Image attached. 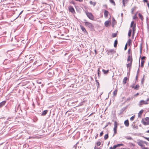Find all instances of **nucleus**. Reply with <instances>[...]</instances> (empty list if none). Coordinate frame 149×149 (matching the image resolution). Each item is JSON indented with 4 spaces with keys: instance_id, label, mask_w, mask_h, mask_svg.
I'll return each mask as SVG.
<instances>
[{
    "instance_id": "nucleus-1",
    "label": "nucleus",
    "mask_w": 149,
    "mask_h": 149,
    "mask_svg": "<svg viewBox=\"0 0 149 149\" xmlns=\"http://www.w3.org/2000/svg\"><path fill=\"white\" fill-rule=\"evenodd\" d=\"M148 101H149V98H148L147 100L146 101L141 100L140 101L139 105V107H141V105L144 104H149Z\"/></svg>"
},
{
    "instance_id": "nucleus-2",
    "label": "nucleus",
    "mask_w": 149,
    "mask_h": 149,
    "mask_svg": "<svg viewBox=\"0 0 149 149\" xmlns=\"http://www.w3.org/2000/svg\"><path fill=\"white\" fill-rule=\"evenodd\" d=\"M84 21H85L84 23L86 26L91 29H93L94 26L91 23L86 22V20L85 19H84Z\"/></svg>"
},
{
    "instance_id": "nucleus-3",
    "label": "nucleus",
    "mask_w": 149,
    "mask_h": 149,
    "mask_svg": "<svg viewBox=\"0 0 149 149\" xmlns=\"http://www.w3.org/2000/svg\"><path fill=\"white\" fill-rule=\"evenodd\" d=\"M134 21H132L131 22V25H130V27L131 28H132L133 30V35H134V33H135V31L136 30V24H134Z\"/></svg>"
},
{
    "instance_id": "nucleus-4",
    "label": "nucleus",
    "mask_w": 149,
    "mask_h": 149,
    "mask_svg": "<svg viewBox=\"0 0 149 149\" xmlns=\"http://www.w3.org/2000/svg\"><path fill=\"white\" fill-rule=\"evenodd\" d=\"M86 15L87 17L90 19L93 20L94 19V17L93 15L91 13L88 12H86Z\"/></svg>"
},
{
    "instance_id": "nucleus-5",
    "label": "nucleus",
    "mask_w": 149,
    "mask_h": 149,
    "mask_svg": "<svg viewBox=\"0 0 149 149\" xmlns=\"http://www.w3.org/2000/svg\"><path fill=\"white\" fill-rule=\"evenodd\" d=\"M118 124L116 121H115L114 122V127L113 128L114 131V135L115 134L117 133V128Z\"/></svg>"
},
{
    "instance_id": "nucleus-6",
    "label": "nucleus",
    "mask_w": 149,
    "mask_h": 149,
    "mask_svg": "<svg viewBox=\"0 0 149 149\" xmlns=\"http://www.w3.org/2000/svg\"><path fill=\"white\" fill-rule=\"evenodd\" d=\"M137 143L141 146V148L143 147V141L141 140L138 139L137 140Z\"/></svg>"
},
{
    "instance_id": "nucleus-7",
    "label": "nucleus",
    "mask_w": 149,
    "mask_h": 149,
    "mask_svg": "<svg viewBox=\"0 0 149 149\" xmlns=\"http://www.w3.org/2000/svg\"><path fill=\"white\" fill-rule=\"evenodd\" d=\"M68 9L69 11L74 14L75 13V10L73 7L71 6H70L68 8Z\"/></svg>"
},
{
    "instance_id": "nucleus-8",
    "label": "nucleus",
    "mask_w": 149,
    "mask_h": 149,
    "mask_svg": "<svg viewBox=\"0 0 149 149\" xmlns=\"http://www.w3.org/2000/svg\"><path fill=\"white\" fill-rule=\"evenodd\" d=\"M111 22L110 21H107L105 22L104 25L105 26L108 27V26H109Z\"/></svg>"
},
{
    "instance_id": "nucleus-9",
    "label": "nucleus",
    "mask_w": 149,
    "mask_h": 149,
    "mask_svg": "<svg viewBox=\"0 0 149 149\" xmlns=\"http://www.w3.org/2000/svg\"><path fill=\"white\" fill-rule=\"evenodd\" d=\"M127 61H130V62H132V59L131 55L130 56L129 55L128 56V58L127 59Z\"/></svg>"
},
{
    "instance_id": "nucleus-10",
    "label": "nucleus",
    "mask_w": 149,
    "mask_h": 149,
    "mask_svg": "<svg viewBox=\"0 0 149 149\" xmlns=\"http://www.w3.org/2000/svg\"><path fill=\"white\" fill-rule=\"evenodd\" d=\"M116 22L115 20V19H114V18H113L112 19V26L113 27H114V25L116 24Z\"/></svg>"
},
{
    "instance_id": "nucleus-11",
    "label": "nucleus",
    "mask_w": 149,
    "mask_h": 149,
    "mask_svg": "<svg viewBox=\"0 0 149 149\" xmlns=\"http://www.w3.org/2000/svg\"><path fill=\"white\" fill-rule=\"evenodd\" d=\"M124 124L127 127H128L129 126V123L128 120H127L125 121Z\"/></svg>"
},
{
    "instance_id": "nucleus-12",
    "label": "nucleus",
    "mask_w": 149,
    "mask_h": 149,
    "mask_svg": "<svg viewBox=\"0 0 149 149\" xmlns=\"http://www.w3.org/2000/svg\"><path fill=\"white\" fill-rule=\"evenodd\" d=\"M109 13L108 12L107 10H105L104 11V15L105 17H107L108 16V14Z\"/></svg>"
},
{
    "instance_id": "nucleus-13",
    "label": "nucleus",
    "mask_w": 149,
    "mask_h": 149,
    "mask_svg": "<svg viewBox=\"0 0 149 149\" xmlns=\"http://www.w3.org/2000/svg\"><path fill=\"white\" fill-rule=\"evenodd\" d=\"M6 103V101H3L0 103V108L3 106Z\"/></svg>"
},
{
    "instance_id": "nucleus-14",
    "label": "nucleus",
    "mask_w": 149,
    "mask_h": 149,
    "mask_svg": "<svg viewBox=\"0 0 149 149\" xmlns=\"http://www.w3.org/2000/svg\"><path fill=\"white\" fill-rule=\"evenodd\" d=\"M143 110H141L138 113V117H141V115L143 112Z\"/></svg>"
},
{
    "instance_id": "nucleus-15",
    "label": "nucleus",
    "mask_w": 149,
    "mask_h": 149,
    "mask_svg": "<svg viewBox=\"0 0 149 149\" xmlns=\"http://www.w3.org/2000/svg\"><path fill=\"white\" fill-rule=\"evenodd\" d=\"M127 77H125L123 80V84H125L127 82Z\"/></svg>"
},
{
    "instance_id": "nucleus-16",
    "label": "nucleus",
    "mask_w": 149,
    "mask_h": 149,
    "mask_svg": "<svg viewBox=\"0 0 149 149\" xmlns=\"http://www.w3.org/2000/svg\"><path fill=\"white\" fill-rule=\"evenodd\" d=\"M109 70H106L104 69H103L102 70V72L104 73L105 74H107L109 72Z\"/></svg>"
},
{
    "instance_id": "nucleus-17",
    "label": "nucleus",
    "mask_w": 149,
    "mask_h": 149,
    "mask_svg": "<svg viewBox=\"0 0 149 149\" xmlns=\"http://www.w3.org/2000/svg\"><path fill=\"white\" fill-rule=\"evenodd\" d=\"M125 138L127 140H132L133 139L130 136H125Z\"/></svg>"
},
{
    "instance_id": "nucleus-18",
    "label": "nucleus",
    "mask_w": 149,
    "mask_h": 149,
    "mask_svg": "<svg viewBox=\"0 0 149 149\" xmlns=\"http://www.w3.org/2000/svg\"><path fill=\"white\" fill-rule=\"evenodd\" d=\"M80 27L81 29L84 32L85 31V32H86L85 29L83 27V26L81 25L80 26Z\"/></svg>"
},
{
    "instance_id": "nucleus-19",
    "label": "nucleus",
    "mask_w": 149,
    "mask_h": 149,
    "mask_svg": "<svg viewBox=\"0 0 149 149\" xmlns=\"http://www.w3.org/2000/svg\"><path fill=\"white\" fill-rule=\"evenodd\" d=\"M47 111H48L47 110H45V111H43V112H42V113L41 115L42 116L45 115L47 113Z\"/></svg>"
},
{
    "instance_id": "nucleus-20",
    "label": "nucleus",
    "mask_w": 149,
    "mask_h": 149,
    "mask_svg": "<svg viewBox=\"0 0 149 149\" xmlns=\"http://www.w3.org/2000/svg\"><path fill=\"white\" fill-rule=\"evenodd\" d=\"M128 1V0H123V3L124 7L125 6V4L127 3Z\"/></svg>"
},
{
    "instance_id": "nucleus-21",
    "label": "nucleus",
    "mask_w": 149,
    "mask_h": 149,
    "mask_svg": "<svg viewBox=\"0 0 149 149\" xmlns=\"http://www.w3.org/2000/svg\"><path fill=\"white\" fill-rule=\"evenodd\" d=\"M138 15L139 17L140 18L141 20V21H143V17L142 15L140 13H139L138 14Z\"/></svg>"
},
{
    "instance_id": "nucleus-22",
    "label": "nucleus",
    "mask_w": 149,
    "mask_h": 149,
    "mask_svg": "<svg viewBox=\"0 0 149 149\" xmlns=\"http://www.w3.org/2000/svg\"><path fill=\"white\" fill-rule=\"evenodd\" d=\"M90 3L91 5H93V6H95L96 4V3L95 2H93L92 1H90Z\"/></svg>"
},
{
    "instance_id": "nucleus-23",
    "label": "nucleus",
    "mask_w": 149,
    "mask_h": 149,
    "mask_svg": "<svg viewBox=\"0 0 149 149\" xmlns=\"http://www.w3.org/2000/svg\"><path fill=\"white\" fill-rule=\"evenodd\" d=\"M118 44V41L117 40H116L114 41V47H116Z\"/></svg>"
},
{
    "instance_id": "nucleus-24",
    "label": "nucleus",
    "mask_w": 149,
    "mask_h": 149,
    "mask_svg": "<svg viewBox=\"0 0 149 149\" xmlns=\"http://www.w3.org/2000/svg\"><path fill=\"white\" fill-rule=\"evenodd\" d=\"M145 62V61L143 60H142L141 62V67H143L144 65V63Z\"/></svg>"
},
{
    "instance_id": "nucleus-25",
    "label": "nucleus",
    "mask_w": 149,
    "mask_h": 149,
    "mask_svg": "<svg viewBox=\"0 0 149 149\" xmlns=\"http://www.w3.org/2000/svg\"><path fill=\"white\" fill-rule=\"evenodd\" d=\"M132 31V30L131 29H130L128 33V36L129 37H130L131 36Z\"/></svg>"
},
{
    "instance_id": "nucleus-26",
    "label": "nucleus",
    "mask_w": 149,
    "mask_h": 149,
    "mask_svg": "<svg viewBox=\"0 0 149 149\" xmlns=\"http://www.w3.org/2000/svg\"><path fill=\"white\" fill-rule=\"evenodd\" d=\"M148 18H146L147 23V28L148 30H149V24L148 22Z\"/></svg>"
},
{
    "instance_id": "nucleus-27",
    "label": "nucleus",
    "mask_w": 149,
    "mask_h": 149,
    "mask_svg": "<svg viewBox=\"0 0 149 149\" xmlns=\"http://www.w3.org/2000/svg\"><path fill=\"white\" fill-rule=\"evenodd\" d=\"M117 89H115L114 91L113 92V95L114 96L116 95L117 94Z\"/></svg>"
},
{
    "instance_id": "nucleus-28",
    "label": "nucleus",
    "mask_w": 149,
    "mask_h": 149,
    "mask_svg": "<svg viewBox=\"0 0 149 149\" xmlns=\"http://www.w3.org/2000/svg\"><path fill=\"white\" fill-rule=\"evenodd\" d=\"M97 73H98V77H100V74L101 72L100 70V68H99L97 70Z\"/></svg>"
},
{
    "instance_id": "nucleus-29",
    "label": "nucleus",
    "mask_w": 149,
    "mask_h": 149,
    "mask_svg": "<svg viewBox=\"0 0 149 149\" xmlns=\"http://www.w3.org/2000/svg\"><path fill=\"white\" fill-rule=\"evenodd\" d=\"M108 134H105L104 136V139L106 140L108 139Z\"/></svg>"
},
{
    "instance_id": "nucleus-30",
    "label": "nucleus",
    "mask_w": 149,
    "mask_h": 149,
    "mask_svg": "<svg viewBox=\"0 0 149 149\" xmlns=\"http://www.w3.org/2000/svg\"><path fill=\"white\" fill-rule=\"evenodd\" d=\"M132 62H130V63H128L127 65V67L128 68L129 67H131L132 65Z\"/></svg>"
},
{
    "instance_id": "nucleus-31",
    "label": "nucleus",
    "mask_w": 149,
    "mask_h": 149,
    "mask_svg": "<svg viewBox=\"0 0 149 149\" xmlns=\"http://www.w3.org/2000/svg\"><path fill=\"white\" fill-rule=\"evenodd\" d=\"M139 87V85L138 84L136 85L134 88L135 89L137 90L138 89Z\"/></svg>"
},
{
    "instance_id": "nucleus-32",
    "label": "nucleus",
    "mask_w": 149,
    "mask_h": 149,
    "mask_svg": "<svg viewBox=\"0 0 149 149\" xmlns=\"http://www.w3.org/2000/svg\"><path fill=\"white\" fill-rule=\"evenodd\" d=\"M110 2L113 4L114 5V6H115L116 4H115V2L113 0H110Z\"/></svg>"
},
{
    "instance_id": "nucleus-33",
    "label": "nucleus",
    "mask_w": 149,
    "mask_h": 149,
    "mask_svg": "<svg viewBox=\"0 0 149 149\" xmlns=\"http://www.w3.org/2000/svg\"><path fill=\"white\" fill-rule=\"evenodd\" d=\"M135 116H132L131 118H130V120L131 121H132L134 119V118H135Z\"/></svg>"
},
{
    "instance_id": "nucleus-34",
    "label": "nucleus",
    "mask_w": 149,
    "mask_h": 149,
    "mask_svg": "<svg viewBox=\"0 0 149 149\" xmlns=\"http://www.w3.org/2000/svg\"><path fill=\"white\" fill-rule=\"evenodd\" d=\"M117 34L116 33H113L112 34V37L113 38H114L116 36Z\"/></svg>"
},
{
    "instance_id": "nucleus-35",
    "label": "nucleus",
    "mask_w": 149,
    "mask_h": 149,
    "mask_svg": "<svg viewBox=\"0 0 149 149\" xmlns=\"http://www.w3.org/2000/svg\"><path fill=\"white\" fill-rule=\"evenodd\" d=\"M133 128H135V129H137L138 128V126L137 125H134L133 126Z\"/></svg>"
},
{
    "instance_id": "nucleus-36",
    "label": "nucleus",
    "mask_w": 149,
    "mask_h": 149,
    "mask_svg": "<svg viewBox=\"0 0 149 149\" xmlns=\"http://www.w3.org/2000/svg\"><path fill=\"white\" fill-rule=\"evenodd\" d=\"M101 144V142L100 141L97 142L96 143V145L97 146H99Z\"/></svg>"
},
{
    "instance_id": "nucleus-37",
    "label": "nucleus",
    "mask_w": 149,
    "mask_h": 149,
    "mask_svg": "<svg viewBox=\"0 0 149 149\" xmlns=\"http://www.w3.org/2000/svg\"><path fill=\"white\" fill-rule=\"evenodd\" d=\"M117 147V145H114L112 148V149H115Z\"/></svg>"
},
{
    "instance_id": "nucleus-38",
    "label": "nucleus",
    "mask_w": 149,
    "mask_h": 149,
    "mask_svg": "<svg viewBox=\"0 0 149 149\" xmlns=\"http://www.w3.org/2000/svg\"><path fill=\"white\" fill-rule=\"evenodd\" d=\"M116 145L117 146V147H118L119 146H122L123 145V144H122V143L118 144Z\"/></svg>"
},
{
    "instance_id": "nucleus-39",
    "label": "nucleus",
    "mask_w": 149,
    "mask_h": 149,
    "mask_svg": "<svg viewBox=\"0 0 149 149\" xmlns=\"http://www.w3.org/2000/svg\"><path fill=\"white\" fill-rule=\"evenodd\" d=\"M130 42H131V40H130V39L128 40L127 43L130 45Z\"/></svg>"
},
{
    "instance_id": "nucleus-40",
    "label": "nucleus",
    "mask_w": 149,
    "mask_h": 149,
    "mask_svg": "<svg viewBox=\"0 0 149 149\" xmlns=\"http://www.w3.org/2000/svg\"><path fill=\"white\" fill-rule=\"evenodd\" d=\"M146 144L147 145H148V142H147L143 141V144Z\"/></svg>"
},
{
    "instance_id": "nucleus-41",
    "label": "nucleus",
    "mask_w": 149,
    "mask_h": 149,
    "mask_svg": "<svg viewBox=\"0 0 149 149\" xmlns=\"http://www.w3.org/2000/svg\"><path fill=\"white\" fill-rule=\"evenodd\" d=\"M143 137L144 138H145V139H146L148 141H149V138H147V137H144V136H143Z\"/></svg>"
},
{
    "instance_id": "nucleus-42",
    "label": "nucleus",
    "mask_w": 149,
    "mask_h": 149,
    "mask_svg": "<svg viewBox=\"0 0 149 149\" xmlns=\"http://www.w3.org/2000/svg\"><path fill=\"white\" fill-rule=\"evenodd\" d=\"M146 57L145 56H143L141 57V59L142 60H143L144 59H145L146 58Z\"/></svg>"
},
{
    "instance_id": "nucleus-43",
    "label": "nucleus",
    "mask_w": 149,
    "mask_h": 149,
    "mask_svg": "<svg viewBox=\"0 0 149 149\" xmlns=\"http://www.w3.org/2000/svg\"><path fill=\"white\" fill-rule=\"evenodd\" d=\"M103 132H101L100 133V136H102L103 135Z\"/></svg>"
},
{
    "instance_id": "nucleus-44",
    "label": "nucleus",
    "mask_w": 149,
    "mask_h": 149,
    "mask_svg": "<svg viewBox=\"0 0 149 149\" xmlns=\"http://www.w3.org/2000/svg\"><path fill=\"white\" fill-rule=\"evenodd\" d=\"M127 44H126V45H125V46L124 48V49L125 50H126L127 49Z\"/></svg>"
},
{
    "instance_id": "nucleus-45",
    "label": "nucleus",
    "mask_w": 149,
    "mask_h": 149,
    "mask_svg": "<svg viewBox=\"0 0 149 149\" xmlns=\"http://www.w3.org/2000/svg\"><path fill=\"white\" fill-rule=\"evenodd\" d=\"M136 15H135L133 17V19H136Z\"/></svg>"
},
{
    "instance_id": "nucleus-46",
    "label": "nucleus",
    "mask_w": 149,
    "mask_h": 149,
    "mask_svg": "<svg viewBox=\"0 0 149 149\" xmlns=\"http://www.w3.org/2000/svg\"><path fill=\"white\" fill-rule=\"evenodd\" d=\"M141 148L142 149H149L148 148L143 147H142Z\"/></svg>"
},
{
    "instance_id": "nucleus-47",
    "label": "nucleus",
    "mask_w": 149,
    "mask_h": 149,
    "mask_svg": "<svg viewBox=\"0 0 149 149\" xmlns=\"http://www.w3.org/2000/svg\"><path fill=\"white\" fill-rule=\"evenodd\" d=\"M140 52H141V51H142V45L141 46L140 48Z\"/></svg>"
},
{
    "instance_id": "nucleus-48",
    "label": "nucleus",
    "mask_w": 149,
    "mask_h": 149,
    "mask_svg": "<svg viewBox=\"0 0 149 149\" xmlns=\"http://www.w3.org/2000/svg\"><path fill=\"white\" fill-rule=\"evenodd\" d=\"M76 1H78L80 2H82L83 1V0H75Z\"/></svg>"
},
{
    "instance_id": "nucleus-49",
    "label": "nucleus",
    "mask_w": 149,
    "mask_h": 149,
    "mask_svg": "<svg viewBox=\"0 0 149 149\" xmlns=\"http://www.w3.org/2000/svg\"><path fill=\"white\" fill-rule=\"evenodd\" d=\"M94 148L95 149H101L100 148H98L96 146H95Z\"/></svg>"
},
{
    "instance_id": "nucleus-50",
    "label": "nucleus",
    "mask_w": 149,
    "mask_h": 149,
    "mask_svg": "<svg viewBox=\"0 0 149 149\" xmlns=\"http://www.w3.org/2000/svg\"><path fill=\"white\" fill-rule=\"evenodd\" d=\"M143 1L144 2H148L147 0H143Z\"/></svg>"
},
{
    "instance_id": "nucleus-51",
    "label": "nucleus",
    "mask_w": 149,
    "mask_h": 149,
    "mask_svg": "<svg viewBox=\"0 0 149 149\" xmlns=\"http://www.w3.org/2000/svg\"><path fill=\"white\" fill-rule=\"evenodd\" d=\"M146 120L147 121L149 120V118H148V117L147 118H146Z\"/></svg>"
},
{
    "instance_id": "nucleus-52",
    "label": "nucleus",
    "mask_w": 149,
    "mask_h": 149,
    "mask_svg": "<svg viewBox=\"0 0 149 149\" xmlns=\"http://www.w3.org/2000/svg\"><path fill=\"white\" fill-rule=\"evenodd\" d=\"M139 70V68L137 72V75H138Z\"/></svg>"
},
{
    "instance_id": "nucleus-53",
    "label": "nucleus",
    "mask_w": 149,
    "mask_h": 149,
    "mask_svg": "<svg viewBox=\"0 0 149 149\" xmlns=\"http://www.w3.org/2000/svg\"><path fill=\"white\" fill-rule=\"evenodd\" d=\"M130 49H129L128 50V54H129V55H130Z\"/></svg>"
},
{
    "instance_id": "nucleus-54",
    "label": "nucleus",
    "mask_w": 149,
    "mask_h": 149,
    "mask_svg": "<svg viewBox=\"0 0 149 149\" xmlns=\"http://www.w3.org/2000/svg\"><path fill=\"white\" fill-rule=\"evenodd\" d=\"M138 78V75H137L136 76V79H137Z\"/></svg>"
},
{
    "instance_id": "nucleus-55",
    "label": "nucleus",
    "mask_w": 149,
    "mask_h": 149,
    "mask_svg": "<svg viewBox=\"0 0 149 149\" xmlns=\"http://www.w3.org/2000/svg\"><path fill=\"white\" fill-rule=\"evenodd\" d=\"M139 95V93H137L136 94H135V96H136L137 95Z\"/></svg>"
},
{
    "instance_id": "nucleus-56",
    "label": "nucleus",
    "mask_w": 149,
    "mask_h": 149,
    "mask_svg": "<svg viewBox=\"0 0 149 149\" xmlns=\"http://www.w3.org/2000/svg\"><path fill=\"white\" fill-rule=\"evenodd\" d=\"M96 52L97 51H96V50L95 49V54H97Z\"/></svg>"
},
{
    "instance_id": "nucleus-57",
    "label": "nucleus",
    "mask_w": 149,
    "mask_h": 149,
    "mask_svg": "<svg viewBox=\"0 0 149 149\" xmlns=\"http://www.w3.org/2000/svg\"><path fill=\"white\" fill-rule=\"evenodd\" d=\"M95 81H96V82H97V83H98V82H99L98 81H97V80L96 79Z\"/></svg>"
},
{
    "instance_id": "nucleus-58",
    "label": "nucleus",
    "mask_w": 149,
    "mask_h": 149,
    "mask_svg": "<svg viewBox=\"0 0 149 149\" xmlns=\"http://www.w3.org/2000/svg\"><path fill=\"white\" fill-rule=\"evenodd\" d=\"M121 15L122 17H123V13H122L121 14Z\"/></svg>"
},
{
    "instance_id": "nucleus-59",
    "label": "nucleus",
    "mask_w": 149,
    "mask_h": 149,
    "mask_svg": "<svg viewBox=\"0 0 149 149\" xmlns=\"http://www.w3.org/2000/svg\"><path fill=\"white\" fill-rule=\"evenodd\" d=\"M146 132L149 133V130Z\"/></svg>"
},
{
    "instance_id": "nucleus-60",
    "label": "nucleus",
    "mask_w": 149,
    "mask_h": 149,
    "mask_svg": "<svg viewBox=\"0 0 149 149\" xmlns=\"http://www.w3.org/2000/svg\"><path fill=\"white\" fill-rule=\"evenodd\" d=\"M113 51V50H111L109 51L111 52H112Z\"/></svg>"
},
{
    "instance_id": "nucleus-61",
    "label": "nucleus",
    "mask_w": 149,
    "mask_h": 149,
    "mask_svg": "<svg viewBox=\"0 0 149 149\" xmlns=\"http://www.w3.org/2000/svg\"><path fill=\"white\" fill-rule=\"evenodd\" d=\"M143 81V79L141 80V82H142Z\"/></svg>"
},
{
    "instance_id": "nucleus-62",
    "label": "nucleus",
    "mask_w": 149,
    "mask_h": 149,
    "mask_svg": "<svg viewBox=\"0 0 149 149\" xmlns=\"http://www.w3.org/2000/svg\"><path fill=\"white\" fill-rule=\"evenodd\" d=\"M32 84H33V86H34V84L33 83H32Z\"/></svg>"
},
{
    "instance_id": "nucleus-63",
    "label": "nucleus",
    "mask_w": 149,
    "mask_h": 149,
    "mask_svg": "<svg viewBox=\"0 0 149 149\" xmlns=\"http://www.w3.org/2000/svg\"><path fill=\"white\" fill-rule=\"evenodd\" d=\"M144 125H146V122H145L144 123Z\"/></svg>"
},
{
    "instance_id": "nucleus-64",
    "label": "nucleus",
    "mask_w": 149,
    "mask_h": 149,
    "mask_svg": "<svg viewBox=\"0 0 149 149\" xmlns=\"http://www.w3.org/2000/svg\"><path fill=\"white\" fill-rule=\"evenodd\" d=\"M110 149H112V147H110Z\"/></svg>"
}]
</instances>
